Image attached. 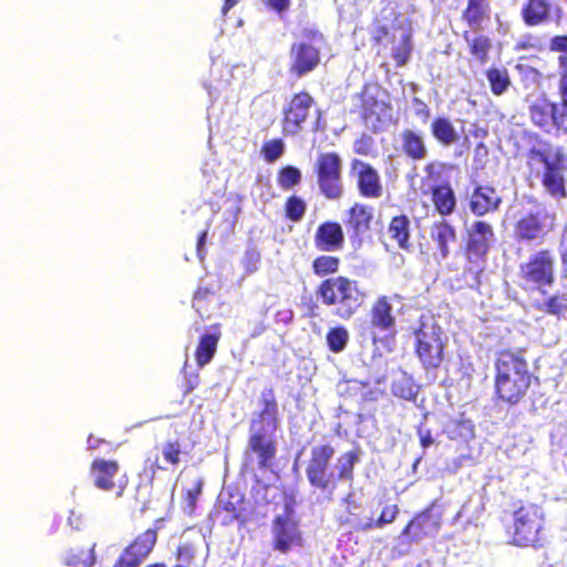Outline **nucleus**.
Wrapping results in <instances>:
<instances>
[{
	"label": "nucleus",
	"instance_id": "f257e3e1",
	"mask_svg": "<svg viewBox=\"0 0 567 567\" xmlns=\"http://www.w3.org/2000/svg\"><path fill=\"white\" fill-rule=\"evenodd\" d=\"M538 378L529 369L524 348H505L494 359V402L515 406L523 402Z\"/></svg>",
	"mask_w": 567,
	"mask_h": 567
},
{
	"label": "nucleus",
	"instance_id": "f03ea898",
	"mask_svg": "<svg viewBox=\"0 0 567 567\" xmlns=\"http://www.w3.org/2000/svg\"><path fill=\"white\" fill-rule=\"evenodd\" d=\"M334 454L336 449L329 442L315 445L305 468L309 485L328 501L333 499L339 482H353L354 467L360 462L359 450L347 451L337 458L334 473L331 464Z\"/></svg>",
	"mask_w": 567,
	"mask_h": 567
},
{
	"label": "nucleus",
	"instance_id": "7ed1b4c3",
	"mask_svg": "<svg viewBox=\"0 0 567 567\" xmlns=\"http://www.w3.org/2000/svg\"><path fill=\"white\" fill-rule=\"evenodd\" d=\"M545 525V513L538 504L518 501L505 525V533L511 545L540 548L546 543Z\"/></svg>",
	"mask_w": 567,
	"mask_h": 567
},
{
	"label": "nucleus",
	"instance_id": "20e7f679",
	"mask_svg": "<svg viewBox=\"0 0 567 567\" xmlns=\"http://www.w3.org/2000/svg\"><path fill=\"white\" fill-rule=\"evenodd\" d=\"M316 296L342 320L351 319L368 298L367 291L359 288L358 281L343 275L321 280L316 288Z\"/></svg>",
	"mask_w": 567,
	"mask_h": 567
},
{
	"label": "nucleus",
	"instance_id": "39448f33",
	"mask_svg": "<svg viewBox=\"0 0 567 567\" xmlns=\"http://www.w3.org/2000/svg\"><path fill=\"white\" fill-rule=\"evenodd\" d=\"M527 165L530 175L538 177L545 192L553 198L560 200L567 197L566 186V153L561 147L549 155L543 150L532 147L527 152Z\"/></svg>",
	"mask_w": 567,
	"mask_h": 567
},
{
	"label": "nucleus",
	"instance_id": "423d86ee",
	"mask_svg": "<svg viewBox=\"0 0 567 567\" xmlns=\"http://www.w3.org/2000/svg\"><path fill=\"white\" fill-rule=\"evenodd\" d=\"M412 334L414 354L422 369L426 372L437 371L444 362L447 347L443 328L432 318L422 316Z\"/></svg>",
	"mask_w": 567,
	"mask_h": 567
},
{
	"label": "nucleus",
	"instance_id": "0eeeda50",
	"mask_svg": "<svg viewBox=\"0 0 567 567\" xmlns=\"http://www.w3.org/2000/svg\"><path fill=\"white\" fill-rule=\"evenodd\" d=\"M517 285L524 291L542 290L556 281V256L549 248H540L518 265Z\"/></svg>",
	"mask_w": 567,
	"mask_h": 567
},
{
	"label": "nucleus",
	"instance_id": "6e6552de",
	"mask_svg": "<svg viewBox=\"0 0 567 567\" xmlns=\"http://www.w3.org/2000/svg\"><path fill=\"white\" fill-rule=\"evenodd\" d=\"M306 40L295 41L289 48V73L301 79L316 71L322 59L319 44L324 42V35L318 29L303 31Z\"/></svg>",
	"mask_w": 567,
	"mask_h": 567
},
{
	"label": "nucleus",
	"instance_id": "1a4fd4ad",
	"mask_svg": "<svg viewBox=\"0 0 567 567\" xmlns=\"http://www.w3.org/2000/svg\"><path fill=\"white\" fill-rule=\"evenodd\" d=\"M359 100L362 124L372 133L384 131L392 118V105L386 91L379 85L364 84Z\"/></svg>",
	"mask_w": 567,
	"mask_h": 567
},
{
	"label": "nucleus",
	"instance_id": "9d476101",
	"mask_svg": "<svg viewBox=\"0 0 567 567\" xmlns=\"http://www.w3.org/2000/svg\"><path fill=\"white\" fill-rule=\"evenodd\" d=\"M313 173L323 197L330 200H337L342 197V159L338 153H319L313 164Z\"/></svg>",
	"mask_w": 567,
	"mask_h": 567
},
{
	"label": "nucleus",
	"instance_id": "9b49d317",
	"mask_svg": "<svg viewBox=\"0 0 567 567\" xmlns=\"http://www.w3.org/2000/svg\"><path fill=\"white\" fill-rule=\"evenodd\" d=\"M556 227V215L546 210L528 212L513 225L517 243L543 244Z\"/></svg>",
	"mask_w": 567,
	"mask_h": 567
},
{
	"label": "nucleus",
	"instance_id": "f8f14e48",
	"mask_svg": "<svg viewBox=\"0 0 567 567\" xmlns=\"http://www.w3.org/2000/svg\"><path fill=\"white\" fill-rule=\"evenodd\" d=\"M305 538L299 518L292 508L276 515L271 520V547L280 554H288L297 547H303Z\"/></svg>",
	"mask_w": 567,
	"mask_h": 567
},
{
	"label": "nucleus",
	"instance_id": "ddd939ff",
	"mask_svg": "<svg viewBox=\"0 0 567 567\" xmlns=\"http://www.w3.org/2000/svg\"><path fill=\"white\" fill-rule=\"evenodd\" d=\"M494 240L495 233L492 225L485 220H475L467 230L464 247V256L467 262L482 270Z\"/></svg>",
	"mask_w": 567,
	"mask_h": 567
},
{
	"label": "nucleus",
	"instance_id": "4468645a",
	"mask_svg": "<svg viewBox=\"0 0 567 567\" xmlns=\"http://www.w3.org/2000/svg\"><path fill=\"white\" fill-rule=\"evenodd\" d=\"M315 99L307 91L293 93L282 110L281 131L285 136L298 135L307 122Z\"/></svg>",
	"mask_w": 567,
	"mask_h": 567
},
{
	"label": "nucleus",
	"instance_id": "2eb2a0df",
	"mask_svg": "<svg viewBox=\"0 0 567 567\" xmlns=\"http://www.w3.org/2000/svg\"><path fill=\"white\" fill-rule=\"evenodd\" d=\"M401 30L396 38L394 33H390L386 25L379 24L372 30L371 41L375 45H382L385 39L392 44L391 56L398 68L404 66L411 59L413 51L412 33L409 30Z\"/></svg>",
	"mask_w": 567,
	"mask_h": 567
},
{
	"label": "nucleus",
	"instance_id": "dca6fc26",
	"mask_svg": "<svg viewBox=\"0 0 567 567\" xmlns=\"http://www.w3.org/2000/svg\"><path fill=\"white\" fill-rule=\"evenodd\" d=\"M434 506L433 502L429 507L416 513L404 526L400 537H404L408 544H412L436 534L441 528V519L433 514Z\"/></svg>",
	"mask_w": 567,
	"mask_h": 567
},
{
	"label": "nucleus",
	"instance_id": "f3484780",
	"mask_svg": "<svg viewBox=\"0 0 567 567\" xmlns=\"http://www.w3.org/2000/svg\"><path fill=\"white\" fill-rule=\"evenodd\" d=\"M276 431L265 427L249 426L248 450L257 456L259 468L270 467L277 454Z\"/></svg>",
	"mask_w": 567,
	"mask_h": 567
},
{
	"label": "nucleus",
	"instance_id": "a211bd4d",
	"mask_svg": "<svg viewBox=\"0 0 567 567\" xmlns=\"http://www.w3.org/2000/svg\"><path fill=\"white\" fill-rule=\"evenodd\" d=\"M351 171L357 172V186L359 194L364 198H380L383 186L378 171L369 163L352 159Z\"/></svg>",
	"mask_w": 567,
	"mask_h": 567
},
{
	"label": "nucleus",
	"instance_id": "6ab92c4d",
	"mask_svg": "<svg viewBox=\"0 0 567 567\" xmlns=\"http://www.w3.org/2000/svg\"><path fill=\"white\" fill-rule=\"evenodd\" d=\"M503 199L496 188L491 185H476L470 197L468 207L476 217L494 214L501 207Z\"/></svg>",
	"mask_w": 567,
	"mask_h": 567
},
{
	"label": "nucleus",
	"instance_id": "aec40b11",
	"mask_svg": "<svg viewBox=\"0 0 567 567\" xmlns=\"http://www.w3.org/2000/svg\"><path fill=\"white\" fill-rule=\"evenodd\" d=\"M344 233L338 221L327 220L321 223L315 233L313 244L317 250L332 252L341 250L344 246Z\"/></svg>",
	"mask_w": 567,
	"mask_h": 567
},
{
	"label": "nucleus",
	"instance_id": "412c9836",
	"mask_svg": "<svg viewBox=\"0 0 567 567\" xmlns=\"http://www.w3.org/2000/svg\"><path fill=\"white\" fill-rule=\"evenodd\" d=\"M260 410L249 426L277 431L279 427V408L272 388L264 389L259 398Z\"/></svg>",
	"mask_w": 567,
	"mask_h": 567
},
{
	"label": "nucleus",
	"instance_id": "4be33fe9",
	"mask_svg": "<svg viewBox=\"0 0 567 567\" xmlns=\"http://www.w3.org/2000/svg\"><path fill=\"white\" fill-rule=\"evenodd\" d=\"M370 328L379 332L392 331L396 324L391 300L388 296H379L369 310Z\"/></svg>",
	"mask_w": 567,
	"mask_h": 567
},
{
	"label": "nucleus",
	"instance_id": "5701e85b",
	"mask_svg": "<svg viewBox=\"0 0 567 567\" xmlns=\"http://www.w3.org/2000/svg\"><path fill=\"white\" fill-rule=\"evenodd\" d=\"M221 338V324L216 322L207 327L198 338L194 358L198 368L207 365L215 357Z\"/></svg>",
	"mask_w": 567,
	"mask_h": 567
},
{
	"label": "nucleus",
	"instance_id": "b1692460",
	"mask_svg": "<svg viewBox=\"0 0 567 567\" xmlns=\"http://www.w3.org/2000/svg\"><path fill=\"white\" fill-rule=\"evenodd\" d=\"M430 239L435 245V258L444 260L450 255V246L457 239L456 229L447 220L433 223L430 228Z\"/></svg>",
	"mask_w": 567,
	"mask_h": 567
},
{
	"label": "nucleus",
	"instance_id": "393cba45",
	"mask_svg": "<svg viewBox=\"0 0 567 567\" xmlns=\"http://www.w3.org/2000/svg\"><path fill=\"white\" fill-rule=\"evenodd\" d=\"M400 140L401 152L408 159L417 163L427 157L429 148L422 132L404 128L401 132Z\"/></svg>",
	"mask_w": 567,
	"mask_h": 567
},
{
	"label": "nucleus",
	"instance_id": "a878e982",
	"mask_svg": "<svg viewBox=\"0 0 567 567\" xmlns=\"http://www.w3.org/2000/svg\"><path fill=\"white\" fill-rule=\"evenodd\" d=\"M118 470L120 465L116 461L94 458L90 466L94 486L102 491H113L115 488L114 477Z\"/></svg>",
	"mask_w": 567,
	"mask_h": 567
},
{
	"label": "nucleus",
	"instance_id": "bb28decb",
	"mask_svg": "<svg viewBox=\"0 0 567 567\" xmlns=\"http://www.w3.org/2000/svg\"><path fill=\"white\" fill-rule=\"evenodd\" d=\"M462 21L473 31H480L491 20L488 0H467L461 14Z\"/></svg>",
	"mask_w": 567,
	"mask_h": 567
},
{
	"label": "nucleus",
	"instance_id": "cd10ccee",
	"mask_svg": "<svg viewBox=\"0 0 567 567\" xmlns=\"http://www.w3.org/2000/svg\"><path fill=\"white\" fill-rule=\"evenodd\" d=\"M373 219L372 208L362 203H354L347 213L346 226L354 236L370 230Z\"/></svg>",
	"mask_w": 567,
	"mask_h": 567
},
{
	"label": "nucleus",
	"instance_id": "c85d7f7f",
	"mask_svg": "<svg viewBox=\"0 0 567 567\" xmlns=\"http://www.w3.org/2000/svg\"><path fill=\"white\" fill-rule=\"evenodd\" d=\"M431 202L441 216H449L456 208V195L450 182L435 184L430 190Z\"/></svg>",
	"mask_w": 567,
	"mask_h": 567
},
{
	"label": "nucleus",
	"instance_id": "c756f323",
	"mask_svg": "<svg viewBox=\"0 0 567 567\" xmlns=\"http://www.w3.org/2000/svg\"><path fill=\"white\" fill-rule=\"evenodd\" d=\"M218 285L199 284L192 298V308L202 319H208L213 312V305L219 291Z\"/></svg>",
	"mask_w": 567,
	"mask_h": 567
},
{
	"label": "nucleus",
	"instance_id": "7c9ffc66",
	"mask_svg": "<svg viewBox=\"0 0 567 567\" xmlns=\"http://www.w3.org/2000/svg\"><path fill=\"white\" fill-rule=\"evenodd\" d=\"M551 4L548 0H526L520 16L527 27H537L549 22Z\"/></svg>",
	"mask_w": 567,
	"mask_h": 567
},
{
	"label": "nucleus",
	"instance_id": "2f4dec72",
	"mask_svg": "<svg viewBox=\"0 0 567 567\" xmlns=\"http://www.w3.org/2000/svg\"><path fill=\"white\" fill-rule=\"evenodd\" d=\"M157 542V529L147 528L143 533L138 534L126 547V554H130L141 564L150 556L153 551Z\"/></svg>",
	"mask_w": 567,
	"mask_h": 567
},
{
	"label": "nucleus",
	"instance_id": "473e14b6",
	"mask_svg": "<svg viewBox=\"0 0 567 567\" xmlns=\"http://www.w3.org/2000/svg\"><path fill=\"white\" fill-rule=\"evenodd\" d=\"M471 35L468 30L463 31L462 37L467 43L471 56L480 64H485L489 60V53L493 49V40L478 31Z\"/></svg>",
	"mask_w": 567,
	"mask_h": 567
},
{
	"label": "nucleus",
	"instance_id": "72a5a7b5",
	"mask_svg": "<svg viewBox=\"0 0 567 567\" xmlns=\"http://www.w3.org/2000/svg\"><path fill=\"white\" fill-rule=\"evenodd\" d=\"M433 138L442 146H451L458 140L455 126L446 116H436L430 124Z\"/></svg>",
	"mask_w": 567,
	"mask_h": 567
},
{
	"label": "nucleus",
	"instance_id": "f704fd0d",
	"mask_svg": "<svg viewBox=\"0 0 567 567\" xmlns=\"http://www.w3.org/2000/svg\"><path fill=\"white\" fill-rule=\"evenodd\" d=\"M410 219L406 215L393 216L388 226V234L394 240L398 247L402 250H410Z\"/></svg>",
	"mask_w": 567,
	"mask_h": 567
},
{
	"label": "nucleus",
	"instance_id": "c9c22d12",
	"mask_svg": "<svg viewBox=\"0 0 567 567\" xmlns=\"http://www.w3.org/2000/svg\"><path fill=\"white\" fill-rule=\"evenodd\" d=\"M400 513L396 504L383 507L379 517L373 519L372 517L363 519H355L353 522V529L357 532H369L375 528H383L385 525L393 523Z\"/></svg>",
	"mask_w": 567,
	"mask_h": 567
},
{
	"label": "nucleus",
	"instance_id": "e433bc0d",
	"mask_svg": "<svg viewBox=\"0 0 567 567\" xmlns=\"http://www.w3.org/2000/svg\"><path fill=\"white\" fill-rule=\"evenodd\" d=\"M493 95L501 96L512 85L509 71L505 66L491 65L484 72Z\"/></svg>",
	"mask_w": 567,
	"mask_h": 567
},
{
	"label": "nucleus",
	"instance_id": "4c0bfd02",
	"mask_svg": "<svg viewBox=\"0 0 567 567\" xmlns=\"http://www.w3.org/2000/svg\"><path fill=\"white\" fill-rule=\"evenodd\" d=\"M340 267L341 259L338 256L327 254L316 256L311 262L312 274L322 280L334 277L339 272Z\"/></svg>",
	"mask_w": 567,
	"mask_h": 567
},
{
	"label": "nucleus",
	"instance_id": "58836bf2",
	"mask_svg": "<svg viewBox=\"0 0 567 567\" xmlns=\"http://www.w3.org/2000/svg\"><path fill=\"white\" fill-rule=\"evenodd\" d=\"M95 561V543L86 548H70L64 557V564L69 567H93Z\"/></svg>",
	"mask_w": 567,
	"mask_h": 567
},
{
	"label": "nucleus",
	"instance_id": "ea45409f",
	"mask_svg": "<svg viewBox=\"0 0 567 567\" xmlns=\"http://www.w3.org/2000/svg\"><path fill=\"white\" fill-rule=\"evenodd\" d=\"M535 309L549 316L560 318L567 311V296L565 293H554L544 302L534 305Z\"/></svg>",
	"mask_w": 567,
	"mask_h": 567
},
{
	"label": "nucleus",
	"instance_id": "a19ab883",
	"mask_svg": "<svg viewBox=\"0 0 567 567\" xmlns=\"http://www.w3.org/2000/svg\"><path fill=\"white\" fill-rule=\"evenodd\" d=\"M285 217L292 221H300L307 212V203L297 195H290L287 197L284 206Z\"/></svg>",
	"mask_w": 567,
	"mask_h": 567
},
{
	"label": "nucleus",
	"instance_id": "79ce46f5",
	"mask_svg": "<svg viewBox=\"0 0 567 567\" xmlns=\"http://www.w3.org/2000/svg\"><path fill=\"white\" fill-rule=\"evenodd\" d=\"M327 346L333 353L343 351L349 342V332L342 326L330 328L326 336Z\"/></svg>",
	"mask_w": 567,
	"mask_h": 567
},
{
	"label": "nucleus",
	"instance_id": "37998d69",
	"mask_svg": "<svg viewBox=\"0 0 567 567\" xmlns=\"http://www.w3.org/2000/svg\"><path fill=\"white\" fill-rule=\"evenodd\" d=\"M277 183L284 190H289L301 183V172L292 165H286L278 171Z\"/></svg>",
	"mask_w": 567,
	"mask_h": 567
},
{
	"label": "nucleus",
	"instance_id": "c03bdc74",
	"mask_svg": "<svg viewBox=\"0 0 567 567\" xmlns=\"http://www.w3.org/2000/svg\"><path fill=\"white\" fill-rule=\"evenodd\" d=\"M163 458L166 464L176 467L181 463L182 444L178 440L166 441L161 449Z\"/></svg>",
	"mask_w": 567,
	"mask_h": 567
},
{
	"label": "nucleus",
	"instance_id": "a18cd8bd",
	"mask_svg": "<svg viewBox=\"0 0 567 567\" xmlns=\"http://www.w3.org/2000/svg\"><path fill=\"white\" fill-rule=\"evenodd\" d=\"M285 151L284 142L280 138L267 141L261 146V155L267 163L276 162Z\"/></svg>",
	"mask_w": 567,
	"mask_h": 567
},
{
	"label": "nucleus",
	"instance_id": "49530a36",
	"mask_svg": "<svg viewBox=\"0 0 567 567\" xmlns=\"http://www.w3.org/2000/svg\"><path fill=\"white\" fill-rule=\"evenodd\" d=\"M261 256L259 250L255 247L246 249L244 258L241 260L243 267L246 274L256 272L259 269Z\"/></svg>",
	"mask_w": 567,
	"mask_h": 567
},
{
	"label": "nucleus",
	"instance_id": "de8ad7c7",
	"mask_svg": "<svg viewBox=\"0 0 567 567\" xmlns=\"http://www.w3.org/2000/svg\"><path fill=\"white\" fill-rule=\"evenodd\" d=\"M447 168V165L437 161H431L425 164L424 166V173L425 178L430 182L436 183L442 175V172Z\"/></svg>",
	"mask_w": 567,
	"mask_h": 567
},
{
	"label": "nucleus",
	"instance_id": "09e8293b",
	"mask_svg": "<svg viewBox=\"0 0 567 567\" xmlns=\"http://www.w3.org/2000/svg\"><path fill=\"white\" fill-rule=\"evenodd\" d=\"M203 491V481L197 480L192 488H188L184 494V501L189 508V511H194L196 507L197 499Z\"/></svg>",
	"mask_w": 567,
	"mask_h": 567
},
{
	"label": "nucleus",
	"instance_id": "8fccbe9b",
	"mask_svg": "<svg viewBox=\"0 0 567 567\" xmlns=\"http://www.w3.org/2000/svg\"><path fill=\"white\" fill-rule=\"evenodd\" d=\"M373 141L368 135H362L353 143L355 154L368 156L372 151Z\"/></svg>",
	"mask_w": 567,
	"mask_h": 567
},
{
	"label": "nucleus",
	"instance_id": "3c124183",
	"mask_svg": "<svg viewBox=\"0 0 567 567\" xmlns=\"http://www.w3.org/2000/svg\"><path fill=\"white\" fill-rule=\"evenodd\" d=\"M176 559L189 564L195 558V550L189 544H181L176 547Z\"/></svg>",
	"mask_w": 567,
	"mask_h": 567
},
{
	"label": "nucleus",
	"instance_id": "603ef678",
	"mask_svg": "<svg viewBox=\"0 0 567 567\" xmlns=\"http://www.w3.org/2000/svg\"><path fill=\"white\" fill-rule=\"evenodd\" d=\"M264 3L268 9L281 14L289 9L291 0H264Z\"/></svg>",
	"mask_w": 567,
	"mask_h": 567
},
{
	"label": "nucleus",
	"instance_id": "864d4df0",
	"mask_svg": "<svg viewBox=\"0 0 567 567\" xmlns=\"http://www.w3.org/2000/svg\"><path fill=\"white\" fill-rule=\"evenodd\" d=\"M141 563L132 557L130 554H126L125 550L120 555V557L114 563L113 567H140Z\"/></svg>",
	"mask_w": 567,
	"mask_h": 567
},
{
	"label": "nucleus",
	"instance_id": "5fc2aeb1",
	"mask_svg": "<svg viewBox=\"0 0 567 567\" xmlns=\"http://www.w3.org/2000/svg\"><path fill=\"white\" fill-rule=\"evenodd\" d=\"M416 431L420 439V444L424 450L433 444L434 440L430 429H426L423 425H419Z\"/></svg>",
	"mask_w": 567,
	"mask_h": 567
},
{
	"label": "nucleus",
	"instance_id": "6e6d98bb",
	"mask_svg": "<svg viewBox=\"0 0 567 567\" xmlns=\"http://www.w3.org/2000/svg\"><path fill=\"white\" fill-rule=\"evenodd\" d=\"M413 103L419 105L416 115L420 116L424 122L427 121L431 115V111L427 104L417 97L413 100Z\"/></svg>",
	"mask_w": 567,
	"mask_h": 567
},
{
	"label": "nucleus",
	"instance_id": "4d7b16f0",
	"mask_svg": "<svg viewBox=\"0 0 567 567\" xmlns=\"http://www.w3.org/2000/svg\"><path fill=\"white\" fill-rule=\"evenodd\" d=\"M343 503L346 504L347 513L350 515H353L352 509H358L361 506L360 503L353 498V493H349L343 498Z\"/></svg>",
	"mask_w": 567,
	"mask_h": 567
},
{
	"label": "nucleus",
	"instance_id": "13d9d810",
	"mask_svg": "<svg viewBox=\"0 0 567 567\" xmlns=\"http://www.w3.org/2000/svg\"><path fill=\"white\" fill-rule=\"evenodd\" d=\"M103 442L102 439L95 437L93 434H90L86 441L90 450H96Z\"/></svg>",
	"mask_w": 567,
	"mask_h": 567
},
{
	"label": "nucleus",
	"instance_id": "bf43d9fd",
	"mask_svg": "<svg viewBox=\"0 0 567 567\" xmlns=\"http://www.w3.org/2000/svg\"><path fill=\"white\" fill-rule=\"evenodd\" d=\"M206 237H207V230H203L198 238H197V254L198 256H202V251L204 250V246H205V243H206Z\"/></svg>",
	"mask_w": 567,
	"mask_h": 567
},
{
	"label": "nucleus",
	"instance_id": "052dcab7",
	"mask_svg": "<svg viewBox=\"0 0 567 567\" xmlns=\"http://www.w3.org/2000/svg\"><path fill=\"white\" fill-rule=\"evenodd\" d=\"M560 261H561L563 270L565 272V277H567V244L561 245Z\"/></svg>",
	"mask_w": 567,
	"mask_h": 567
},
{
	"label": "nucleus",
	"instance_id": "680f3d73",
	"mask_svg": "<svg viewBox=\"0 0 567 567\" xmlns=\"http://www.w3.org/2000/svg\"><path fill=\"white\" fill-rule=\"evenodd\" d=\"M240 0H224V4L221 7L223 14H227V12L233 9Z\"/></svg>",
	"mask_w": 567,
	"mask_h": 567
},
{
	"label": "nucleus",
	"instance_id": "e2e57ef3",
	"mask_svg": "<svg viewBox=\"0 0 567 567\" xmlns=\"http://www.w3.org/2000/svg\"><path fill=\"white\" fill-rule=\"evenodd\" d=\"M487 154V147L484 143H478L475 147V155H486Z\"/></svg>",
	"mask_w": 567,
	"mask_h": 567
},
{
	"label": "nucleus",
	"instance_id": "0e129e2a",
	"mask_svg": "<svg viewBox=\"0 0 567 567\" xmlns=\"http://www.w3.org/2000/svg\"><path fill=\"white\" fill-rule=\"evenodd\" d=\"M533 37L532 35H528L527 40L522 42L518 48L523 49V50H528V49H534L535 48V44L534 43H530L529 40H532Z\"/></svg>",
	"mask_w": 567,
	"mask_h": 567
},
{
	"label": "nucleus",
	"instance_id": "69168bd1",
	"mask_svg": "<svg viewBox=\"0 0 567 567\" xmlns=\"http://www.w3.org/2000/svg\"><path fill=\"white\" fill-rule=\"evenodd\" d=\"M393 392H394V394L400 395L401 398H405V399H409L410 396H412L411 389H409L408 393H404L403 390H400L396 386H394Z\"/></svg>",
	"mask_w": 567,
	"mask_h": 567
},
{
	"label": "nucleus",
	"instance_id": "338daca9",
	"mask_svg": "<svg viewBox=\"0 0 567 567\" xmlns=\"http://www.w3.org/2000/svg\"><path fill=\"white\" fill-rule=\"evenodd\" d=\"M163 468H164V466L159 465L158 460L156 458L153 464V472H155V470H163Z\"/></svg>",
	"mask_w": 567,
	"mask_h": 567
},
{
	"label": "nucleus",
	"instance_id": "774afa93",
	"mask_svg": "<svg viewBox=\"0 0 567 567\" xmlns=\"http://www.w3.org/2000/svg\"><path fill=\"white\" fill-rule=\"evenodd\" d=\"M146 567H166L164 563H153L147 565Z\"/></svg>",
	"mask_w": 567,
	"mask_h": 567
}]
</instances>
